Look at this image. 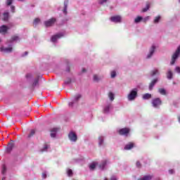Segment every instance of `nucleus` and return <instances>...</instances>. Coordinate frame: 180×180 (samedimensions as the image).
<instances>
[{
    "label": "nucleus",
    "instance_id": "obj_25",
    "mask_svg": "<svg viewBox=\"0 0 180 180\" xmlns=\"http://www.w3.org/2000/svg\"><path fill=\"white\" fill-rule=\"evenodd\" d=\"M173 75H174V73H172V71H171V70L169 69L167 72V79H171Z\"/></svg>",
    "mask_w": 180,
    "mask_h": 180
},
{
    "label": "nucleus",
    "instance_id": "obj_11",
    "mask_svg": "<svg viewBox=\"0 0 180 180\" xmlns=\"http://www.w3.org/2000/svg\"><path fill=\"white\" fill-rule=\"evenodd\" d=\"M9 29H11V25H3L1 26H0V34H6V33H8V30H9Z\"/></svg>",
    "mask_w": 180,
    "mask_h": 180
},
{
    "label": "nucleus",
    "instance_id": "obj_51",
    "mask_svg": "<svg viewBox=\"0 0 180 180\" xmlns=\"http://www.w3.org/2000/svg\"><path fill=\"white\" fill-rule=\"evenodd\" d=\"M174 169H169V173L170 174H174Z\"/></svg>",
    "mask_w": 180,
    "mask_h": 180
},
{
    "label": "nucleus",
    "instance_id": "obj_22",
    "mask_svg": "<svg viewBox=\"0 0 180 180\" xmlns=\"http://www.w3.org/2000/svg\"><path fill=\"white\" fill-rule=\"evenodd\" d=\"M134 147V143H129L127 144V145L124 146V150H131V148H133Z\"/></svg>",
    "mask_w": 180,
    "mask_h": 180
},
{
    "label": "nucleus",
    "instance_id": "obj_29",
    "mask_svg": "<svg viewBox=\"0 0 180 180\" xmlns=\"http://www.w3.org/2000/svg\"><path fill=\"white\" fill-rule=\"evenodd\" d=\"M39 77L34 79L32 82V88H34V86H37L39 85Z\"/></svg>",
    "mask_w": 180,
    "mask_h": 180
},
{
    "label": "nucleus",
    "instance_id": "obj_23",
    "mask_svg": "<svg viewBox=\"0 0 180 180\" xmlns=\"http://www.w3.org/2000/svg\"><path fill=\"white\" fill-rule=\"evenodd\" d=\"M7 171H8V168L6 167V165H3L1 166V175H6Z\"/></svg>",
    "mask_w": 180,
    "mask_h": 180
},
{
    "label": "nucleus",
    "instance_id": "obj_49",
    "mask_svg": "<svg viewBox=\"0 0 180 180\" xmlns=\"http://www.w3.org/2000/svg\"><path fill=\"white\" fill-rule=\"evenodd\" d=\"M136 167L138 168H140L141 167V164H140V162H136Z\"/></svg>",
    "mask_w": 180,
    "mask_h": 180
},
{
    "label": "nucleus",
    "instance_id": "obj_12",
    "mask_svg": "<svg viewBox=\"0 0 180 180\" xmlns=\"http://www.w3.org/2000/svg\"><path fill=\"white\" fill-rule=\"evenodd\" d=\"M54 23H56V18H51V19L45 21L44 25L46 26V27H50V26H53V25H54Z\"/></svg>",
    "mask_w": 180,
    "mask_h": 180
},
{
    "label": "nucleus",
    "instance_id": "obj_37",
    "mask_svg": "<svg viewBox=\"0 0 180 180\" xmlns=\"http://www.w3.org/2000/svg\"><path fill=\"white\" fill-rule=\"evenodd\" d=\"M26 78H27V81H30V79H32V78H33V75H32V73H28L26 75Z\"/></svg>",
    "mask_w": 180,
    "mask_h": 180
},
{
    "label": "nucleus",
    "instance_id": "obj_47",
    "mask_svg": "<svg viewBox=\"0 0 180 180\" xmlns=\"http://www.w3.org/2000/svg\"><path fill=\"white\" fill-rule=\"evenodd\" d=\"M11 12H13V13H14V12H15V6H11Z\"/></svg>",
    "mask_w": 180,
    "mask_h": 180
},
{
    "label": "nucleus",
    "instance_id": "obj_59",
    "mask_svg": "<svg viewBox=\"0 0 180 180\" xmlns=\"http://www.w3.org/2000/svg\"><path fill=\"white\" fill-rule=\"evenodd\" d=\"M179 4H180V0H179Z\"/></svg>",
    "mask_w": 180,
    "mask_h": 180
},
{
    "label": "nucleus",
    "instance_id": "obj_54",
    "mask_svg": "<svg viewBox=\"0 0 180 180\" xmlns=\"http://www.w3.org/2000/svg\"><path fill=\"white\" fill-rule=\"evenodd\" d=\"M66 71H67L68 72H70V68H67Z\"/></svg>",
    "mask_w": 180,
    "mask_h": 180
},
{
    "label": "nucleus",
    "instance_id": "obj_60",
    "mask_svg": "<svg viewBox=\"0 0 180 180\" xmlns=\"http://www.w3.org/2000/svg\"><path fill=\"white\" fill-rule=\"evenodd\" d=\"M0 41H1V39H0Z\"/></svg>",
    "mask_w": 180,
    "mask_h": 180
},
{
    "label": "nucleus",
    "instance_id": "obj_52",
    "mask_svg": "<svg viewBox=\"0 0 180 180\" xmlns=\"http://www.w3.org/2000/svg\"><path fill=\"white\" fill-rule=\"evenodd\" d=\"M27 54H28L27 51H25V54L22 55V57H25V56H27Z\"/></svg>",
    "mask_w": 180,
    "mask_h": 180
},
{
    "label": "nucleus",
    "instance_id": "obj_26",
    "mask_svg": "<svg viewBox=\"0 0 180 180\" xmlns=\"http://www.w3.org/2000/svg\"><path fill=\"white\" fill-rule=\"evenodd\" d=\"M151 77H154V75H160V72L158 71V69H154L150 72Z\"/></svg>",
    "mask_w": 180,
    "mask_h": 180
},
{
    "label": "nucleus",
    "instance_id": "obj_2",
    "mask_svg": "<svg viewBox=\"0 0 180 180\" xmlns=\"http://www.w3.org/2000/svg\"><path fill=\"white\" fill-rule=\"evenodd\" d=\"M6 44V46H3L0 48L1 51L6 54L12 53L13 51V44H11L9 41H7Z\"/></svg>",
    "mask_w": 180,
    "mask_h": 180
},
{
    "label": "nucleus",
    "instance_id": "obj_42",
    "mask_svg": "<svg viewBox=\"0 0 180 180\" xmlns=\"http://www.w3.org/2000/svg\"><path fill=\"white\" fill-rule=\"evenodd\" d=\"M106 2H109V0H99L98 3L100 5H104V4H106Z\"/></svg>",
    "mask_w": 180,
    "mask_h": 180
},
{
    "label": "nucleus",
    "instance_id": "obj_6",
    "mask_svg": "<svg viewBox=\"0 0 180 180\" xmlns=\"http://www.w3.org/2000/svg\"><path fill=\"white\" fill-rule=\"evenodd\" d=\"M113 109V105H112V103H107L103 108V113L108 115L110 113V111Z\"/></svg>",
    "mask_w": 180,
    "mask_h": 180
},
{
    "label": "nucleus",
    "instance_id": "obj_35",
    "mask_svg": "<svg viewBox=\"0 0 180 180\" xmlns=\"http://www.w3.org/2000/svg\"><path fill=\"white\" fill-rule=\"evenodd\" d=\"M101 79H102V77H99L97 75H94V81L98 82L101 81Z\"/></svg>",
    "mask_w": 180,
    "mask_h": 180
},
{
    "label": "nucleus",
    "instance_id": "obj_17",
    "mask_svg": "<svg viewBox=\"0 0 180 180\" xmlns=\"http://www.w3.org/2000/svg\"><path fill=\"white\" fill-rule=\"evenodd\" d=\"M161 18H162L161 15H157V16H155V17L154 18V19H153V23H154L155 25H158V23H159L160 22H161Z\"/></svg>",
    "mask_w": 180,
    "mask_h": 180
},
{
    "label": "nucleus",
    "instance_id": "obj_28",
    "mask_svg": "<svg viewBox=\"0 0 180 180\" xmlns=\"http://www.w3.org/2000/svg\"><path fill=\"white\" fill-rule=\"evenodd\" d=\"M9 19V13L8 12H4L3 14V20H8Z\"/></svg>",
    "mask_w": 180,
    "mask_h": 180
},
{
    "label": "nucleus",
    "instance_id": "obj_5",
    "mask_svg": "<svg viewBox=\"0 0 180 180\" xmlns=\"http://www.w3.org/2000/svg\"><path fill=\"white\" fill-rule=\"evenodd\" d=\"M79 99H81V94L76 95L72 102L69 103L70 108H74V106H77Z\"/></svg>",
    "mask_w": 180,
    "mask_h": 180
},
{
    "label": "nucleus",
    "instance_id": "obj_13",
    "mask_svg": "<svg viewBox=\"0 0 180 180\" xmlns=\"http://www.w3.org/2000/svg\"><path fill=\"white\" fill-rule=\"evenodd\" d=\"M111 22L114 23H121L122 22V16L120 15H115L110 18Z\"/></svg>",
    "mask_w": 180,
    "mask_h": 180
},
{
    "label": "nucleus",
    "instance_id": "obj_50",
    "mask_svg": "<svg viewBox=\"0 0 180 180\" xmlns=\"http://www.w3.org/2000/svg\"><path fill=\"white\" fill-rule=\"evenodd\" d=\"M110 180H117V177H116L115 176H112Z\"/></svg>",
    "mask_w": 180,
    "mask_h": 180
},
{
    "label": "nucleus",
    "instance_id": "obj_41",
    "mask_svg": "<svg viewBox=\"0 0 180 180\" xmlns=\"http://www.w3.org/2000/svg\"><path fill=\"white\" fill-rule=\"evenodd\" d=\"M110 77H111V78H116V71L115 70L111 71Z\"/></svg>",
    "mask_w": 180,
    "mask_h": 180
},
{
    "label": "nucleus",
    "instance_id": "obj_4",
    "mask_svg": "<svg viewBox=\"0 0 180 180\" xmlns=\"http://www.w3.org/2000/svg\"><path fill=\"white\" fill-rule=\"evenodd\" d=\"M179 54H180V45L178 46L177 49L176 50V51L174 52V53L172 57V61L170 63L171 65H174V64H175V61H176V58L179 57Z\"/></svg>",
    "mask_w": 180,
    "mask_h": 180
},
{
    "label": "nucleus",
    "instance_id": "obj_15",
    "mask_svg": "<svg viewBox=\"0 0 180 180\" xmlns=\"http://www.w3.org/2000/svg\"><path fill=\"white\" fill-rule=\"evenodd\" d=\"M158 82V79H153L149 84V91H153L154 86Z\"/></svg>",
    "mask_w": 180,
    "mask_h": 180
},
{
    "label": "nucleus",
    "instance_id": "obj_32",
    "mask_svg": "<svg viewBox=\"0 0 180 180\" xmlns=\"http://www.w3.org/2000/svg\"><path fill=\"white\" fill-rule=\"evenodd\" d=\"M49 148H50V146L45 144L43 147V148L41 150V151L42 153H44V151H47V150H49Z\"/></svg>",
    "mask_w": 180,
    "mask_h": 180
},
{
    "label": "nucleus",
    "instance_id": "obj_56",
    "mask_svg": "<svg viewBox=\"0 0 180 180\" xmlns=\"http://www.w3.org/2000/svg\"><path fill=\"white\" fill-rule=\"evenodd\" d=\"M179 122L180 123V116L178 117Z\"/></svg>",
    "mask_w": 180,
    "mask_h": 180
},
{
    "label": "nucleus",
    "instance_id": "obj_18",
    "mask_svg": "<svg viewBox=\"0 0 180 180\" xmlns=\"http://www.w3.org/2000/svg\"><path fill=\"white\" fill-rule=\"evenodd\" d=\"M106 165H108V160H103L99 165L100 169H105Z\"/></svg>",
    "mask_w": 180,
    "mask_h": 180
},
{
    "label": "nucleus",
    "instance_id": "obj_19",
    "mask_svg": "<svg viewBox=\"0 0 180 180\" xmlns=\"http://www.w3.org/2000/svg\"><path fill=\"white\" fill-rule=\"evenodd\" d=\"M108 98L110 99V102H113L115 101V93L110 91L108 93Z\"/></svg>",
    "mask_w": 180,
    "mask_h": 180
},
{
    "label": "nucleus",
    "instance_id": "obj_39",
    "mask_svg": "<svg viewBox=\"0 0 180 180\" xmlns=\"http://www.w3.org/2000/svg\"><path fill=\"white\" fill-rule=\"evenodd\" d=\"M13 2V0H6V5L7 6H11V5H12Z\"/></svg>",
    "mask_w": 180,
    "mask_h": 180
},
{
    "label": "nucleus",
    "instance_id": "obj_48",
    "mask_svg": "<svg viewBox=\"0 0 180 180\" xmlns=\"http://www.w3.org/2000/svg\"><path fill=\"white\" fill-rule=\"evenodd\" d=\"M65 84H71V79H68L67 81L65 82Z\"/></svg>",
    "mask_w": 180,
    "mask_h": 180
},
{
    "label": "nucleus",
    "instance_id": "obj_34",
    "mask_svg": "<svg viewBox=\"0 0 180 180\" xmlns=\"http://www.w3.org/2000/svg\"><path fill=\"white\" fill-rule=\"evenodd\" d=\"M152 176H144L143 177L139 179L138 180H150L152 179Z\"/></svg>",
    "mask_w": 180,
    "mask_h": 180
},
{
    "label": "nucleus",
    "instance_id": "obj_31",
    "mask_svg": "<svg viewBox=\"0 0 180 180\" xmlns=\"http://www.w3.org/2000/svg\"><path fill=\"white\" fill-rule=\"evenodd\" d=\"M98 146L100 147H102V146H103V136H100L98 138Z\"/></svg>",
    "mask_w": 180,
    "mask_h": 180
},
{
    "label": "nucleus",
    "instance_id": "obj_57",
    "mask_svg": "<svg viewBox=\"0 0 180 180\" xmlns=\"http://www.w3.org/2000/svg\"><path fill=\"white\" fill-rule=\"evenodd\" d=\"M18 1H25V0H18Z\"/></svg>",
    "mask_w": 180,
    "mask_h": 180
},
{
    "label": "nucleus",
    "instance_id": "obj_8",
    "mask_svg": "<svg viewBox=\"0 0 180 180\" xmlns=\"http://www.w3.org/2000/svg\"><path fill=\"white\" fill-rule=\"evenodd\" d=\"M61 37H64V33L63 32H60L52 36L51 41H52V43H56L57 40H58V39H61Z\"/></svg>",
    "mask_w": 180,
    "mask_h": 180
},
{
    "label": "nucleus",
    "instance_id": "obj_3",
    "mask_svg": "<svg viewBox=\"0 0 180 180\" xmlns=\"http://www.w3.org/2000/svg\"><path fill=\"white\" fill-rule=\"evenodd\" d=\"M156 50H157V44H152L149 48L148 52L146 56V60H150V58H153V56H154V53H155Z\"/></svg>",
    "mask_w": 180,
    "mask_h": 180
},
{
    "label": "nucleus",
    "instance_id": "obj_9",
    "mask_svg": "<svg viewBox=\"0 0 180 180\" xmlns=\"http://www.w3.org/2000/svg\"><path fill=\"white\" fill-rule=\"evenodd\" d=\"M161 103H162V101L160 98H157L152 100V105L155 108H160V106H161Z\"/></svg>",
    "mask_w": 180,
    "mask_h": 180
},
{
    "label": "nucleus",
    "instance_id": "obj_16",
    "mask_svg": "<svg viewBox=\"0 0 180 180\" xmlns=\"http://www.w3.org/2000/svg\"><path fill=\"white\" fill-rule=\"evenodd\" d=\"M141 22H143V17L140 15L136 16L134 20V23L136 25L141 23Z\"/></svg>",
    "mask_w": 180,
    "mask_h": 180
},
{
    "label": "nucleus",
    "instance_id": "obj_27",
    "mask_svg": "<svg viewBox=\"0 0 180 180\" xmlns=\"http://www.w3.org/2000/svg\"><path fill=\"white\" fill-rule=\"evenodd\" d=\"M97 163L96 162H92L89 165V169L90 171H94L95 168H96Z\"/></svg>",
    "mask_w": 180,
    "mask_h": 180
},
{
    "label": "nucleus",
    "instance_id": "obj_36",
    "mask_svg": "<svg viewBox=\"0 0 180 180\" xmlns=\"http://www.w3.org/2000/svg\"><path fill=\"white\" fill-rule=\"evenodd\" d=\"M148 20H150V16H146L145 18L142 17V22L143 23H147V22H148Z\"/></svg>",
    "mask_w": 180,
    "mask_h": 180
},
{
    "label": "nucleus",
    "instance_id": "obj_58",
    "mask_svg": "<svg viewBox=\"0 0 180 180\" xmlns=\"http://www.w3.org/2000/svg\"><path fill=\"white\" fill-rule=\"evenodd\" d=\"M104 180H108V179H105Z\"/></svg>",
    "mask_w": 180,
    "mask_h": 180
},
{
    "label": "nucleus",
    "instance_id": "obj_44",
    "mask_svg": "<svg viewBox=\"0 0 180 180\" xmlns=\"http://www.w3.org/2000/svg\"><path fill=\"white\" fill-rule=\"evenodd\" d=\"M34 133H36V131L34 129H32L30 131V134L28 135V137H32V136H33Z\"/></svg>",
    "mask_w": 180,
    "mask_h": 180
},
{
    "label": "nucleus",
    "instance_id": "obj_46",
    "mask_svg": "<svg viewBox=\"0 0 180 180\" xmlns=\"http://www.w3.org/2000/svg\"><path fill=\"white\" fill-rule=\"evenodd\" d=\"M175 71H176V72H177L178 74H180V68H179V67H176Z\"/></svg>",
    "mask_w": 180,
    "mask_h": 180
},
{
    "label": "nucleus",
    "instance_id": "obj_33",
    "mask_svg": "<svg viewBox=\"0 0 180 180\" xmlns=\"http://www.w3.org/2000/svg\"><path fill=\"white\" fill-rule=\"evenodd\" d=\"M158 92H159V94H160V95H166L167 94V91H165V89H159Z\"/></svg>",
    "mask_w": 180,
    "mask_h": 180
},
{
    "label": "nucleus",
    "instance_id": "obj_10",
    "mask_svg": "<svg viewBox=\"0 0 180 180\" xmlns=\"http://www.w3.org/2000/svg\"><path fill=\"white\" fill-rule=\"evenodd\" d=\"M118 133L120 136H125L127 137V136H129V133H130V129L129 128H122L118 130Z\"/></svg>",
    "mask_w": 180,
    "mask_h": 180
},
{
    "label": "nucleus",
    "instance_id": "obj_55",
    "mask_svg": "<svg viewBox=\"0 0 180 180\" xmlns=\"http://www.w3.org/2000/svg\"><path fill=\"white\" fill-rule=\"evenodd\" d=\"M6 177H5V176H4L3 178H2V180H6Z\"/></svg>",
    "mask_w": 180,
    "mask_h": 180
},
{
    "label": "nucleus",
    "instance_id": "obj_30",
    "mask_svg": "<svg viewBox=\"0 0 180 180\" xmlns=\"http://www.w3.org/2000/svg\"><path fill=\"white\" fill-rule=\"evenodd\" d=\"M143 99H144V101H147L148 99H151V94H145L143 95Z\"/></svg>",
    "mask_w": 180,
    "mask_h": 180
},
{
    "label": "nucleus",
    "instance_id": "obj_7",
    "mask_svg": "<svg viewBox=\"0 0 180 180\" xmlns=\"http://www.w3.org/2000/svg\"><path fill=\"white\" fill-rule=\"evenodd\" d=\"M68 139L72 143H76L77 140H78V136H77V134L74 131H70L68 134Z\"/></svg>",
    "mask_w": 180,
    "mask_h": 180
},
{
    "label": "nucleus",
    "instance_id": "obj_43",
    "mask_svg": "<svg viewBox=\"0 0 180 180\" xmlns=\"http://www.w3.org/2000/svg\"><path fill=\"white\" fill-rule=\"evenodd\" d=\"M39 23H40V19L39 18H35L34 20V25L35 26H37V25H39Z\"/></svg>",
    "mask_w": 180,
    "mask_h": 180
},
{
    "label": "nucleus",
    "instance_id": "obj_1",
    "mask_svg": "<svg viewBox=\"0 0 180 180\" xmlns=\"http://www.w3.org/2000/svg\"><path fill=\"white\" fill-rule=\"evenodd\" d=\"M139 94V89L134 88L130 90L129 93L127 95V99L129 102H133L137 98Z\"/></svg>",
    "mask_w": 180,
    "mask_h": 180
},
{
    "label": "nucleus",
    "instance_id": "obj_53",
    "mask_svg": "<svg viewBox=\"0 0 180 180\" xmlns=\"http://www.w3.org/2000/svg\"><path fill=\"white\" fill-rule=\"evenodd\" d=\"M82 72H86V70L85 68H83L82 70Z\"/></svg>",
    "mask_w": 180,
    "mask_h": 180
},
{
    "label": "nucleus",
    "instance_id": "obj_14",
    "mask_svg": "<svg viewBox=\"0 0 180 180\" xmlns=\"http://www.w3.org/2000/svg\"><path fill=\"white\" fill-rule=\"evenodd\" d=\"M20 38L19 37V36L18 35H14L11 37V40L10 41H8V43L10 44H13V42H18V41H20Z\"/></svg>",
    "mask_w": 180,
    "mask_h": 180
},
{
    "label": "nucleus",
    "instance_id": "obj_21",
    "mask_svg": "<svg viewBox=\"0 0 180 180\" xmlns=\"http://www.w3.org/2000/svg\"><path fill=\"white\" fill-rule=\"evenodd\" d=\"M57 128H53L51 130V137H52V139H54L57 134Z\"/></svg>",
    "mask_w": 180,
    "mask_h": 180
},
{
    "label": "nucleus",
    "instance_id": "obj_45",
    "mask_svg": "<svg viewBox=\"0 0 180 180\" xmlns=\"http://www.w3.org/2000/svg\"><path fill=\"white\" fill-rule=\"evenodd\" d=\"M42 178H43V179H46L47 178V172H44L42 173Z\"/></svg>",
    "mask_w": 180,
    "mask_h": 180
},
{
    "label": "nucleus",
    "instance_id": "obj_24",
    "mask_svg": "<svg viewBox=\"0 0 180 180\" xmlns=\"http://www.w3.org/2000/svg\"><path fill=\"white\" fill-rule=\"evenodd\" d=\"M68 8V0H65L64 9H63V13H65V15H67V8Z\"/></svg>",
    "mask_w": 180,
    "mask_h": 180
},
{
    "label": "nucleus",
    "instance_id": "obj_38",
    "mask_svg": "<svg viewBox=\"0 0 180 180\" xmlns=\"http://www.w3.org/2000/svg\"><path fill=\"white\" fill-rule=\"evenodd\" d=\"M67 174H68V176H72V169H67Z\"/></svg>",
    "mask_w": 180,
    "mask_h": 180
},
{
    "label": "nucleus",
    "instance_id": "obj_40",
    "mask_svg": "<svg viewBox=\"0 0 180 180\" xmlns=\"http://www.w3.org/2000/svg\"><path fill=\"white\" fill-rule=\"evenodd\" d=\"M148 9H150V4H147L146 7L144 8H143V12H147V11H148Z\"/></svg>",
    "mask_w": 180,
    "mask_h": 180
},
{
    "label": "nucleus",
    "instance_id": "obj_20",
    "mask_svg": "<svg viewBox=\"0 0 180 180\" xmlns=\"http://www.w3.org/2000/svg\"><path fill=\"white\" fill-rule=\"evenodd\" d=\"M13 147H15V144L13 143H10L7 146V153H11L12 150H13Z\"/></svg>",
    "mask_w": 180,
    "mask_h": 180
}]
</instances>
